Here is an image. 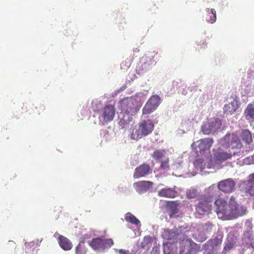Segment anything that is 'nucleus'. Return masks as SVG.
I'll use <instances>...</instances> for the list:
<instances>
[{"label": "nucleus", "mask_w": 254, "mask_h": 254, "mask_svg": "<svg viewBox=\"0 0 254 254\" xmlns=\"http://www.w3.org/2000/svg\"><path fill=\"white\" fill-rule=\"evenodd\" d=\"M216 212L219 218L232 219L246 214V208L239 205L233 198H231L229 203L222 198L215 200Z\"/></svg>", "instance_id": "f257e3e1"}, {"label": "nucleus", "mask_w": 254, "mask_h": 254, "mask_svg": "<svg viewBox=\"0 0 254 254\" xmlns=\"http://www.w3.org/2000/svg\"><path fill=\"white\" fill-rule=\"evenodd\" d=\"M120 108L123 117L120 121V125L125 127L132 121V116L136 115L139 109L132 99L123 100L121 103Z\"/></svg>", "instance_id": "f03ea898"}, {"label": "nucleus", "mask_w": 254, "mask_h": 254, "mask_svg": "<svg viewBox=\"0 0 254 254\" xmlns=\"http://www.w3.org/2000/svg\"><path fill=\"white\" fill-rule=\"evenodd\" d=\"M154 124L150 120L142 121L139 124L138 128L133 131L131 137L134 140H138L143 136H146L152 132Z\"/></svg>", "instance_id": "7ed1b4c3"}, {"label": "nucleus", "mask_w": 254, "mask_h": 254, "mask_svg": "<svg viewBox=\"0 0 254 254\" xmlns=\"http://www.w3.org/2000/svg\"><path fill=\"white\" fill-rule=\"evenodd\" d=\"M213 201V196L209 192L201 196L198 203L195 205L196 212L201 215L210 212Z\"/></svg>", "instance_id": "20e7f679"}, {"label": "nucleus", "mask_w": 254, "mask_h": 254, "mask_svg": "<svg viewBox=\"0 0 254 254\" xmlns=\"http://www.w3.org/2000/svg\"><path fill=\"white\" fill-rule=\"evenodd\" d=\"M88 243L94 250L100 252L110 249L114 244L112 239H103L102 237L93 238Z\"/></svg>", "instance_id": "39448f33"}, {"label": "nucleus", "mask_w": 254, "mask_h": 254, "mask_svg": "<svg viewBox=\"0 0 254 254\" xmlns=\"http://www.w3.org/2000/svg\"><path fill=\"white\" fill-rule=\"evenodd\" d=\"M213 143L211 138H204L200 139L191 144V146L196 149V153L200 155L204 154L206 151H209Z\"/></svg>", "instance_id": "423d86ee"}, {"label": "nucleus", "mask_w": 254, "mask_h": 254, "mask_svg": "<svg viewBox=\"0 0 254 254\" xmlns=\"http://www.w3.org/2000/svg\"><path fill=\"white\" fill-rule=\"evenodd\" d=\"M221 121L215 118H210L202 127V131L204 134H208L215 132L220 128Z\"/></svg>", "instance_id": "0eeeda50"}, {"label": "nucleus", "mask_w": 254, "mask_h": 254, "mask_svg": "<svg viewBox=\"0 0 254 254\" xmlns=\"http://www.w3.org/2000/svg\"><path fill=\"white\" fill-rule=\"evenodd\" d=\"M160 103V98L156 95H152L142 109L143 115H148L155 111Z\"/></svg>", "instance_id": "6e6552de"}, {"label": "nucleus", "mask_w": 254, "mask_h": 254, "mask_svg": "<svg viewBox=\"0 0 254 254\" xmlns=\"http://www.w3.org/2000/svg\"><path fill=\"white\" fill-rule=\"evenodd\" d=\"M116 114V108L114 105H106L102 111L101 118L105 123H108L112 121Z\"/></svg>", "instance_id": "1a4fd4ad"}, {"label": "nucleus", "mask_w": 254, "mask_h": 254, "mask_svg": "<svg viewBox=\"0 0 254 254\" xmlns=\"http://www.w3.org/2000/svg\"><path fill=\"white\" fill-rule=\"evenodd\" d=\"M230 99L231 101L224 106L223 111L224 114L231 115L240 107V103L236 96H232Z\"/></svg>", "instance_id": "9d476101"}, {"label": "nucleus", "mask_w": 254, "mask_h": 254, "mask_svg": "<svg viewBox=\"0 0 254 254\" xmlns=\"http://www.w3.org/2000/svg\"><path fill=\"white\" fill-rule=\"evenodd\" d=\"M224 141L232 148H240L242 145L239 137L234 134H227L224 137Z\"/></svg>", "instance_id": "9b49d317"}, {"label": "nucleus", "mask_w": 254, "mask_h": 254, "mask_svg": "<svg viewBox=\"0 0 254 254\" xmlns=\"http://www.w3.org/2000/svg\"><path fill=\"white\" fill-rule=\"evenodd\" d=\"M152 172V169L149 165L143 163L135 168L133 173V178L138 179L149 175Z\"/></svg>", "instance_id": "f8f14e48"}, {"label": "nucleus", "mask_w": 254, "mask_h": 254, "mask_svg": "<svg viewBox=\"0 0 254 254\" xmlns=\"http://www.w3.org/2000/svg\"><path fill=\"white\" fill-rule=\"evenodd\" d=\"M235 153L231 151H225L222 149L218 150L214 154V160L216 163H219L231 159Z\"/></svg>", "instance_id": "ddd939ff"}, {"label": "nucleus", "mask_w": 254, "mask_h": 254, "mask_svg": "<svg viewBox=\"0 0 254 254\" xmlns=\"http://www.w3.org/2000/svg\"><path fill=\"white\" fill-rule=\"evenodd\" d=\"M181 245L184 247L183 252H185L186 250L188 254H195L197 251H198L199 247L191 239L183 240Z\"/></svg>", "instance_id": "4468645a"}, {"label": "nucleus", "mask_w": 254, "mask_h": 254, "mask_svg": "<svg viewBox=\"0 0 254 254\" xmlns=\"http://www.w3.org/2000/svg\"><path fill=\"white\" fill-rule=\"evenodd\" d=\"M235 183L231 179H228L219 182V189L225 192H231L235 190Z\"/></svg>", "instance_id": "2eb2a0df"}, {"label": "nucleus", "mask_w": 254, "mask_h": 254, "mask_svg": "<svg viewBox=\"0 0 254 254\" xmlns=\"http://www.w3.org/2000/svg\"><path fill=\"white\" fill-rule=\"evenodd\" d=\"M177 195V192L173 188H165L158 191V195L160 197L167 198H175Z\"/></svg>", "instance_id": "dca6fc26"}, {"label": "nucleus", "mask_w": 254, "mask_h": 254, "mask_svg": "<svg viewBox=\"0 0 254 254\" xmlns=\"http://www.w3.org/2000/svg\"><path fill=\"white\" fill-rule=\"evenodd\" d=\"M58 240L60 246L64 250L69 251L71 249L72 244L70 240L65 237L60 235Z\"/></svg>", "instance_id": "f3484780"}, {"label": "nucleus", "mask_w": 254, "mask_h": 254, "mask_svg": "<svg viewBox=\"0 0 254 254\" xmlns=\"http://www.w3.org/2000/svg\"><path fill=\"white\" fill-rule=\"evenodd\" d=\"M153 183L150 181H139L135 183L134 186H135L136 190L138 191H145L152 188Z\"/></svg>", "instance_id": "a211bd4d"}, {"label": "nucleus", "mask_w": 254, "mask_h": 254, "mask_svg": "<svg viewBox=\"0 0 254 254\" xmlns=\"http://www.w3.org/2000/svg\"><path fill=\"white\" fill-rule=\"evenodd\" d=\"M222 243V240L217 237L209 240L205 244V248L209 251H212L220 246Z\"/></svg>", "instance_id": "6ab92c4d"}, {"label": "nucleus", "mask_w": 254, "mask_h": 254, "mask_svg": "<svg viewBox=\"0 0 254 254\" xmlns=\"http://www.w3.org/2000/svg\"><path fill=\"white\" fill-rule=\"evenodd\" d=\"M241 137L242 140L248 144L251 143L253 141L252 133L248 129H245L242 131Z\"/></svg>", "instance_id": "aec40b11"}, {"label": "nucleus", "mask_w": 254, "mask_h": 254, "mask_svg": "<svg viewBox=\"0 0 254 254\" xmlns=\"http://www.w3.org/2000/svg\"><path fill=\"white\" fill-rule=\"evenodd\" d=\"M206 11L208 12V17L206 18V20L210 23H213L216 20V11L214 9L206 8Z\"/></svg>", "instance_id": "412c9836"}, {"label": "nucleus", "mask_w": 254, "mask_h": 254, "mask_svg": "<svg viewBox=\"0 0 254 254\" xmlns=\"http://www.w3.org/2000/svg\"><path fill=\"white\" fill-rule=\"evenodd\" d=\"M245 114L247 119H254V105L250 104L245 111Z\"/></svg>", "instance_id": "4be33fe9"}, {"label": "nucleus", "mask_w": 254, "mask_h": 254, "mask_svg": "<svg viewBox=\"0 0 254 254\" xmlns=\"http://www.w3.org/2000/svg\"><path fill=\"white\" fill-rule=\"evenodd\" d=\"M125 219L127 222H129L136 226L140 224L139 220L133 215L131 214L130 213H127L126 214Z\"/></svg>", "instance_id": "5701e85b"}, {"label": "nucleus", "mask_w": 254, "mask_h": 254, "mask_svg": "<svg viewBox=\"0 0 254 254\" xmlns=\"http://www.w3.org/2000/svg\"><path fill=\"white\" fill-rule=\"evenodd\" d=\"M87 251L85 244L82 242H80L78 244L75 250L76 254H86Z\"/></svg>", "instance_id": "b1692460"}, {"label": "nucleus", "mask_w": 254, "mask_h": 254, "mask_svg": "<svg viewBox=\"0 0 254 254\" xmlns=\"http://www.w3.org/2000/svg\"><path fill=\"white\" fill-rule=\"evenodd\" d=\"M146 62H144L143 64L141 65L142 69H144L145 71L148 70V69L150 67V64H152L153 63V59L151 57H146L145 56L144 58Z\"/></svg>", "instance_id": "393cba45"}, {"label": "nucleus", "mask_w": 254, "mask_h": 254, "mask_svg": "<svg viewBox=\"0 0 254 254\" xmlns=\"http://www.w3.org/2000/svg\"><path fill=\"white\" fill-rule=\"evenodd\" d=\"M177 203L175 201H169L167 204V208L171 211L172 214L177 212Z\"/></svg>", "instance_id": "a878e982"}, {"label": "nucleus", "mask_w": 254, "mask_h": 254, "mask_svg": "<svg viewBox=\"0 0 254 254\" xmlns=\"http://www.w3.org/2000/svg\"><path fill=\"white\" fill-rule=\"evenodd\" d=\"M197 190L194 189L188 190L186 193L187 197L189 199L195 198L198 195Z\"/></svg>", "instance_id": "bb28decb"}, {"label": "nucleus", "mask_w": 254, "mask_h": 254, "mask_svg": "<svg viewBox=\"0 0 254 254\" xmlns=\"http://www.w3.org/2000/svg\"><path fill=\"white\" fill-rule=\"evenodd\" d=\"M235 245V242L232 241L230 242L228 240V242L226 243L225 246L224 248L223 253L226 254L228 251L233 249Z\"/></svg>", "instance_id": "cd10ccee"}, {"label": "nucleus", "mask_w": 254, "mask_h": 254, "mask_svg": "<svg viewBox=\"0 0 254 254\" xmlns=\"http://www.w3.org/2000/svg\"><path fill=\"white\" fill-rule=\"evenodd\" d=\"M164 150H157L153 152L152 157L155 160H159L164 156Z\"/></svg>", "instance_id": "c85d7f7f"}, {"label": "nucleus", "mask_w": 254, "mask_h": 254, "mask_svg": "<svg viewBox=\"0 0 254 254\" xmlns=\"http://www.w3.org/2000/svg\"><path fill=\"white\" fill-rule=\"evenodd\" d=\"M246 192L248 193L251 196H254V185L247 186Z\"/></svg>", "instance_id": "c756f323"}, {"label": "nucleus", "mask_w": 254, "mask_h": 254, "mask_svg": "<svg viewBox=\"0 0 254 254\" xmlns=\"http://www.w3.org/2000/svg\"><path fill=\"white\" fill-rule=\"evenodd\" d=\"M254 185V173L250 175L248 177L247 186Z\"/></svg>", "instance_id": "7c9ffc66"}, {"label": "nucleus", "mask_w": 254, "mask_h": 254, "mask_svg": "<svg viewBox=\"0 0 254 254\" xmlns=\"http://www.w3.org/2000/svg\"><path fill=\"white\" fill-rule=\"evenodd\" d=\"M161 168L163 169H168L169 168V160H165L161 162Z\"/></svg>", "instance_id": "2f4dec72"}, {"label": "nucleus", "mask_w": 254, "mask_h": 254, "mask_svg": "<svg viewBox=\"0 0 254 254\" xmlns=\"http://www.w3.org/2000/svg\"><path fill=\"white\" fill-rule=\"evenodd\" d=\"M164 254H171L169 252V248L168 247V244H167L166 246H164Z\"/></svg>", "instance_id": "473e14b6"}, {"label": "nucleus", "mask_w": 254, "mask_h": 254, "mask_svg": "<svg viewBox=\"0 0 254 254\" xmlns=\"http://www.w3.org/2000/svg\"><path fill=\"white\" fill-rule=\"evenodd\" d=\"M124 64H125L124 62H123V63L121 64V68H124V69H127V68H128V67L130 66V63H128V64L127 65H125V67H124Z\"/></svg>", "instance_id": "72a5a7b5"}, {"label": "nucleus", "mask_w": 254, "mask_h": 254, "mask_svg": "<svg viewBox=\"0 0 254 254\" xmlns=\"http://www.w3.org/2000/svg\"><path fill=\"white\" fill-rule=\"evenodd\" d=\"M119 254H129V252L124 250H120Z\"/></svg>", "instance_id": "f704fd0d"}, {"label": "nucleus", "mask_w": 254, "mask_h": 254, "mask_svg": "<svg viewBox=\"0 0 254 254\" xmlns=\"http://www.w3.org/2000/svg\"><path fill=\"white\" fill-rule=\"evenodd\" d=\"M156 7L155 4H153L150 8V10L152 11V13H155V10L154 9Z\"/></svg>", "instance_id": "c9c22d12"}, {"label": "nucleus", "mask_w": 254, "mask_h": 254, "mask_svg": "<svg viewBox=\"0 0 254 254\" xmlns=\"http://www.w3.org/2000/svg\"><path fill=\"white\" fill-rule=\"evenodd\" d=\"M139 49H135V52H139Z\"/></svg>", "instance_id": "e433bc0d"}, {"label": "nucleus", "mask_w": 254, "mask_h": 254, "mask_svg": "<svg viewBox=\"0 0 254 254\" xmlns=\"http://www.w3.org/2000/svg\"><path fill=\"white\" fill-rule=\"evenodd\" d=\"M196 162H200L201 163H202V161L201 160L199 159L198 160L196 161Z\"/></svg>", "instance_id": "4c0bfd02"}, {"label": "nucleus", "mask_w": 254, "mask_h": 254, "mask_svg": "<svg viewBox=\"0 0 254 254\" xmlns=\"http://www.w3.org/2000/svg\"><path fill=\"white\" fill-rule=\"evenodd\" d=\"M203 45H204V47H205L206 46V44L203 43Z\"/></svg>", "instance_id": "58836bf2"}, {"label": "nucleus", "mask_w": 254, "mask_h": 254, "mask_svg": "<svg viewBox=\"0 0 254 254\" xmlns=\"http://www.w3.org/2000/svg\"><path fill=\"white\" fill-rule=\"evenodd\" d=\"M253 208L254 209V202H253Z\"/></svg>", "instance_id": "ea45409f"}]
</instances>
